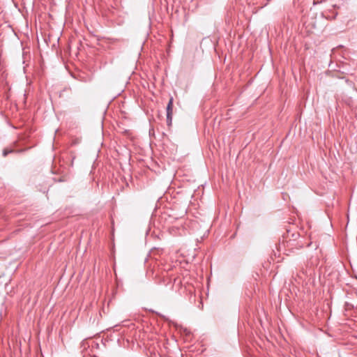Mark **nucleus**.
<instances>
[{
	"label": "nucleus",
	"mask_w": 357,
	"mask_h": 357,
	"mask_svg": "<svg viewBox=\"0 0 357 357\" xmlns=\"http://www.w3.org/2000/svg\"><path fill=\"white\" fill-rule=\"evenodd\" d=\"M173 114V98H171L167 106V121L168 125L172 123Z\"/></svg>",
	"instance_id": "f257e3e1"
},
{
	"label": "nucleus",
	"mask_w": 357,
	"mask_h": 357,
	"mask_svg": "<svg viewBox=\"0 0 357 357\" xmlns=\"http://www.w3.org/2000/svg\"><path fill=\"white\" fill-rule=\"evenodd\" d=\"M10 152H12V151H8V150H4L3 152V155L4 156H6L8 154V153H10Z\"/></svg>",
	"instance_id": "f03ea898"
}]
</instances>
